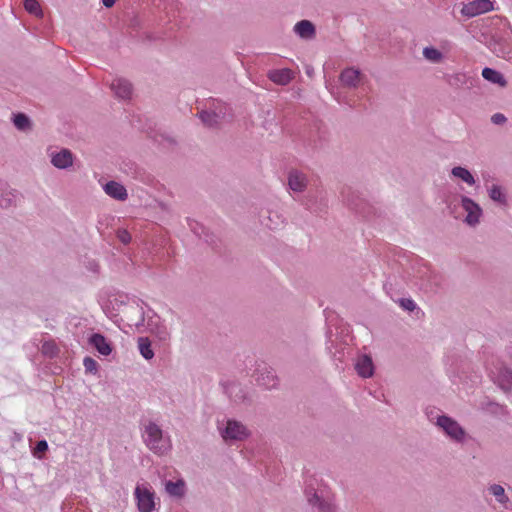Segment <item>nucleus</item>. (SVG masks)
Wrapping results in <instances>:
<instances>
[{"instance_id": "obj_1", "label": "nucleus", "mask_w": 512, "mask_h": 512, "mask_svg": "<svg viewBox=\"0 0 512 512\" xmlns=\"http://www.w3.org/2000/svg\"><path fill=\"white\" fill-rule=\"evenodd\" d=\"M307 503L316 512H336L337 504L332 489L323 481L313 480L304 490Z\"/></svg>"}, {"instance_id": "obj_2", "label": "nucleus", "mask_w": 512, "mask_h": 512, "mask_svg": "<svg viewBox=\"0 0 512 512\" xmlns=\"http://www.w3.org/2000/svg\"><path fill=\"white\" fill-rule=\"evenodd\" d=\"M141 438L145 446L155 455H166L172 449L170 435L152 420H147L141 425Z\"/></svg>"}, {"instance_id": "obj_3", "label": "nucleus", "mask_w": 512, "mask_h": 512, "mask_svg": "<svg viewBox=\"0 0 512 512\" xmlns=\"http://www.w3.org/2000/svg\"><path fill=\"white\" fill-rule=\"evenodd\" d=\"M217 430L225 443L244 441L250 436V431L242 422L226 419L217 424Z\"/></svg>"}, {"instance_id": "obj_4", "label": "nucleus", "mask_w": 512, "mask_h": 512, "mask_svg": "<svg viewBox=\"0 0 512 512\" xmlns=\"http://www.w3.org/2000/svg\"><path fill=\"white\" fill-rule=\"evenodd\" d=\"M435 425L452 441L464 443L467 439L465 429L453 418L440 415L436 418Z\"/></svg>"}, {"instance_id": "obj_5", "label": "nucleus", "mask_w": 512, "mask_h": 512, "mask_svg": "<svg viewBox=\"0 0 512 512\" xmlns=\"http://www.w3.org/2000/svg\"><path fill=\"white\" fill-rule=\"evenodd\" d=\"M137 508L140 512H152L156 507V495L148 483L138 484L134 491Z\"/></svg>"}, {"instance_id": "obj_6", "label": "nucleus", "mask_w": 512, "mask_h": 512, "mask_svg": "<svg viewBox=\"0 0 512 512\" xmlns=\"http://www.w3.org/2000/svg\"><path fill=\"white\" fill-rule=\"evenodd\" d=\"M460 206L465 214L464 223L470 227H476L480 224L483 217L482 207L468 196L462 195L460 197Z\"/></svg>"}, {"instance_id": "obj_7", "label": "nucleus", "mask_w": 512, "mask_h": 512, "mask_svg": "<svg viewBox=\"0 0 512 512\" xmlns=\"http://www.w3.org/2000/svg\"><path fill=\"white\" fill-rule=\"evenodd\" d=\"M494 10L493 0H467L460 10L464 17L472 18Z\"/></svg>"}, {"instance_id": "obj_8", "label": "nucleus", "mask_w": 512, "mask_h": 512, "mask_svg": "<svg viewBox=\"0 0 512 512\" xmlns=\"http://www.w3.org/2000/svg\"><path fill=\"white\" fill-rule=\"evenodd\" d=\"M48 156L51 164L57 169H68L73 166L74 155L66 148H49Z\"/></svg>"}, {"instance_id": "obj_9", "label": "nucleus", "mask_w": 512, "mask_h": 512, "mask_svg": "<svg viewBox=\"0 0 512 512\" xmlns=\"http://www.w3.org/2000/svg\"><path fill=\"white\" fill-rule=\"evenodd\" d=\"M148 331L160 341H167L171 336V329L165 320L160 317H152L147 323Z\"/></svg>"}, {"instance_id": "obj_10", "label": "nucleus", "mask_w": 512, "mask_h": 512, "mask_svg": "<svg viewBox=\"0 0 512 512\" xmlns=\"http://www.w3.org/2000/svg\"><path fill=\"white\" fill-rule=\"evenodd\" d=\"M287 185L291 193H303L308 186V177L299 170H290L287 175Z\"/></svg>"}, {"instance_id": "obj_11", "label": "nucleus", "mask_w": 512, "mask_h": 512, "mask_svg": "<svg viewBox=\"0 0 512 512\" xmlns=\"http://www.w3.org/2000/svg\"><path fill=\"white\" fill-rule=\"evenodd\" d=\"M363 74L355 68H346L340 74V81L343 86L357 88L363 81Z\"/></svg>"}, {"instance_id": "obj_12", "label": "nucleus", "mask_w": 512, "mask_h": 512, "mask_svg": "<svg viewBox=\"0 0 512 512\" xmlns=\"http://www.w3.org/2000/svg\"><path fill=\"white\" fill-rule=\"evenodd\" d=\"M355 370L362 378H370L374 374L373 360L368 355H361L355 362Z\"/></svg>"}, {"instance_id": "obj_13", "label": "nucleus", "mask_w": 512, "mask_h": 512, "mask_svg": "<svg viewBox=\"0 0 512 512\" xmlns=\"http://www.w3.org/2000/svg\"><path fill=\"white\" fill-rule=\"evenodd\" d=\"M103 190L108 196L118 201H125L128 198L126 188L116 181H109L104 184Z\"/></svg>"}, {"instance_id": "obj_14", "label": "nucleus", "mask_w": 512, "mask_h": 512, "mask_svg": "<svg viewBox=\"0 0 512 512\" xmlns=\"http://www.w3.org/2000/svg\"><path fill=\"white\" fill-rule=\"evenodd\" d=\"M114 94L121 99H128L132 94V86L126 79L116 78L111 83Z\"/></svg>"}, {"instance_id": "obj_15", "label": "nucleus", "mask_w": 512, "mask_h": 512, "mask_svg": "<svg viewBox=\"0 0 512 512\" xmlns=\"http://www.w3.org/2000/svg\"><path fill=\"white\" fill-rule=\"evenodd\" d=\"M492 378L504 390H509L512 387V372L506 367L492 372Z\"/></svg>"}, {"instance_id": "obj_16", "label": "nucleus", "mask_w": 512, "mask_h": 512, "mask_svg": "<svg viewBox=\"0 0 512 512\" xmlns=\"http://www.w3.org/2000/svg\"><path fill=\"white\" fill-rule=\"evenodd\" d=\"M293 31L303 39H313L316 34L315 26L309 20H301L297 22L293 27Z\"/></svg>"}, {"instance_id": "obj_17", "label": "nucleus", "mask_w": 512, "mask_h": 512, "mask_svg": "<svg viewBox=\"0 0 512 512\" xmlns=\"http://www.w3.org/2000/svg\"><path fill=\"white\" fill-rule=\"evenodd\" d=\"M268 78L278 85H287L294 78V73L288 68L271 70Z\"/></svg>"}, {"instance_id": "obj_18", "label": "nucleus", "mask_w": 512, "mask_h": 512, "mask_svg": "<svg viewBox=\"0 0 512 512\" xmlns=\"http://www.w3.org/2000/svg\"><path fill=\"white\" fill-rule=\"evenodd\" d=\"M90 343L101 355L108 356L112 352L110 343L101 334H93L90 337Z\"/></svg>"}, {"instance_id": "obj_19", "label": "nucleus", "mask_w": 512, "mask_h": 512, "mask_svg": "<svg viewBox=\"0 0 512 512\" xmlns=\"http://www.w3.org/2000/svg\"><path fill=\"white\" fill-rule=\"evenodd\" d=\"M451 176L454 179L462 181L463 183L467 184L468 186H473L476 183V180H475L473 174L467 168L462 167V166L453 167L451 169Z\"/></svg>"}, {"instance_id": "obj_20", "label": "nucleus", "mask_w": 512, "mask_h": 512, "mask_svg": "<svg viewBox=\"0 0 512 512\" xmlns=\"http://www.w3.org/2000/svg\"><path fill=\"white\" fill-rule=\"evenodd\" d=\"M165 491L171 496L176 498H181L186 493V484L183 479H178L177 481H167L165 483Z\"/></svg>"}, {"instance_id": "obj_21", "label": "nucleus", "mask_w": 512, "mask_h": 512, "mask_svg": "<svg viewBox=\"0 0 512 512\" xmlns=\"http://www.w3.org/2000/svg\"><path fill=\"white\" fill-rule=\"evenodd\" d=\"M482 76L485 80L493 84H497L500 87H505L507 85V81L504 78L503 74L492 68H484L482 70Z\"/></svg>"}, {"instance_id": "obj_22", "label": "nucleus", "mask_w": 512, "mask_h": 512, "mask_svg": "<svg viewBox=\"0 0 512 512\" xmlns=\"http://www.w3.org/2000/svg\"><path fill=\"white\" fill-rule=\"evenodd\" d=\"M489 198L499 204L506 205L507 204V195L503 187L498 184H493L488 188Z\"/></svg>"}, {"instance_id": "obj_23", "label": "nucleus", "mask_w": 512, "mask_h": 512, "mask_svg": "<svg viewBox=\"0 0 512 512\" xmlns=\"http://www.w3.org/2000/svg\"><path fill=\"white\" fill-rule=\"evenodd\" d=\"M488 491L491 495H493L496 501L501 504L503 507L507 508L509 503V497L505 493V489L503 486L499 484H492L488 487Z\"/></svg>"}, {"instance_id": "obj_24", "label": "nucleus", "mask_w": 512, "mask_h": 512, "mask_svg": "<svg viewBox=\"0 0 512 512\" xmlns=\"http://www.w3.org/2000/svg\"><path fill=\"white\" fill-rule=\"evenodd\" d=\"M468 75L464 72H455L447 76V83L453 88H462L467 85Z\"/></svg>"}, {"instance_id": "obj_25", "label": "nucleus", "mask_w": 512, "mask_h": 512, "mask_svg": "<svg viewBox=\"0 0 512 512\" xmlns=\"http://www.w3.org/2000/svg\"><path fill=\"white\" fill-rule=\"evenodd\" d=\"M137 344L139 352L144 359L151 360L154 357V351L151 347V342L147 337H139Z\"/></svg>"}, {"instance_id": "obj_26", "label": "nucleus", "mask_w": 512, "mask_h": 512, "mask_svg": "<svg viewBox=\"0 0 512 512\" xmlns=\"http://www.w3.org/2000/svg\"><path fill=\"white\" fill-rule=\"evenodd\" d=\"M423 57L431 63H441L444 60L443 53L435 47H425L423 49Z\"/></svg>"}, {"instance_id": "obj_27", "label": "nucleus", "mask_w": 512, "mask_h": 512, "mask_svg": "<svg viewBox=\"0 0 512 512\" xmlns=\"http://www.w3.org/2000/svg\"><path fill=\"white\" fill-rule=\"evenodd\" d=\"M200 118L205 125L213 127L219 123L221 116L214 111L205 110L200 113Z\"/></svg>"}, {"instance_id": "obj_28", "label": "nucleus", "mask_w": 512, "mask_h": 512, "mask_svg": "<svg viewBox=\"0 0 512 512\" xmlns=\"http://www.w3.org/2000/svg\"><path fill=\"white\" fill-rule=\"evenodd\" d=\"M13 123L15 127L21 131H27L31 128L29 118L22 113L16 114L13 117Z\"/></svg>"}, {"instance_id": "obj_29", "label": "nucleus", "mask_w": 512, "mask_h": 512, "mask_svg": "<svg viewBox=\"0 0 512 512\" xmlns=\"http://www.w3.org/2000/svg\"><path fill=\"white\" fill-rule=\"evenodd\" d=\"M24 7L30 14H33L37 17L42 16V10L37 0H25Z\"/></svg>"}, {"instance_id": "obj_30", "label": "nucleus", "mask_w": 512, "mask_h": 512, "mask_svg": "<svg viewBox=\"0 0 512 512\" xmlns=\"http://www.w3.org/2000/svg\"><path fill=\"white\" fill-rule=\"evenodd\" d=\"M48 450V443L46 440H41L37 443L36 447L33 450L34 457L41 459L42 454Z\"/></svg>"}, {"instance_id": "obj_31", "label": "nucleus", "mask_w": 512, "mask_h": 512, "mask_svg": "<svg viewBox=\"0 0 512 512\" xmlns=\"http://www.w3.org/2000/svg\"><path fill=\"white\" fill-rule=\"evenodd\" d=\"M83 365H84L85 370L87 372H90V373H93V374H95L97 372L98 364H97V362L94 359H92L90 357L84 358Z\"/></svg>"}, {"instance_id": "obj_32", "label": "nucleus", "mask_w": 512, "mask_h": 512, "mask_svg": "<svg viewBox=\"0 0 512 512\" xmlns=\"http://www.w3.org/2000/svg\"><path fill=\"white\" fill-rule=\"evenodd\" d=\"M117 237L120 240V242H122L123 244L130 243V241L132 239L130 233L125 229L118 230Z\"/></svg>"}, {"instance_id": "obj_33", "label": "nucleus", "mask_w": 512, "mask_h": 512, "mask_svg": "<svg viewBox=\"0 0 512 512\" xmlns=\"http://www.w3.org/2000/svg\"><path fill=\"white\" fill-rule=\"evenodd\" d=\"M491 121L493 124L502 125L507 121V118L502 113H495L492 115Z\"/></svg>"}, {"instance_id": "obj_34", "label": "nucleus", "mask_w": 512, "mask_h": 512, "mask_svg": "<svg viewBox=\"0 0 512 512\" xmlns=\"http://www.w3.org/2000/svg\"><path fill=\"white\" fill-rule=\"evenodd\" d=\"M400 303L401 306L408 311H413L416 307L415 302L411 299H402Z\"/></svg>"}, {"instance_id": "obj_35", "label": "nucleus", "mask_w": 512, "mask_h": 512, "mask_svg": "<svg viewBox=\"0 0 512 512\" xmlns=\"http://www.w3.org/2000/svg\"><path fill=\"white\" fill-rule=\"evenodd\" d=\"M117 0H102L103 5L107 8L112 7Z\"/></svg>"}, {"instance_id": "obj_36", "label": "nucleus", "mask_w": 512, "mask_h": 512, "mask_svg": "<svg viewBox=\"0 0 512 512\" xmlns=\"http://www.w3.org/2000/svg\"><path fill=\"white\" fill-rule=\"evenodd\" d=\"M306 72H307V74H308L309 76H311V75H312V69L308 68Z\"/></svg>"}]
</instances>
